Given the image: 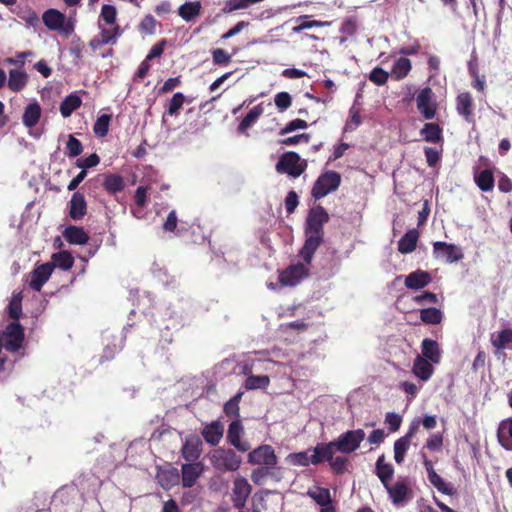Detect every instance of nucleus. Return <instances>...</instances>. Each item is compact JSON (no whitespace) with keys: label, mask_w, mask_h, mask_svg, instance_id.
I'll use <instances>...</instances> for the list:
<instances>
[{"label":"nucleus","mask_w":512,"mask_h":512,"mask_svg":"<svg viewBox=\"0 0 512 512\" xmlns=\"http://www.w3.org/2000/svg\"><path fill=\"white\" fill-rule=\"evenodd\" d=\"M42 20L44 25L51 31H56L64 37H69L75 29V20L73 17H67L56 9H48L43 13Z\"/></svg>","instance_id":"obj_1"},{"label":"nucleus","mask_w":512,"mask_h":512,"mask_svg":"<svg viewBox=\"0 0 512 512\" xmlns=\"http://www.w3.org/2000/svg\"><path fill=\"white\" fill-rule=\"evenodd\" d=\"M210 461L221 472H234L240 468L242 458L232 449L218 448L211 453Z\"/></svg>","instance_id":"obj_2"},{"label":"nucleus","mask_w":512,"mask_h":512,"mask_svg":"<svg viewBox=\"0 0 512 512\" xmlns=\"http://www.w3.org/2000/svg\"><path fill=\"white\" fill-rule=\"evenodd\" d=\"M305 169L306 162L295 152L283 154L276 164L277 172L287 173L294 178L299 177Z\"/></svg>","instance_id":"obj_3"},{"label":"nucleus","mask_w":512,"mask_h":512,"mask_svg":"<svg viewBox=\"0 0 512 512\" xmlns=\"http://www.w3.org/2000/svg\"><path fill=\"white\" fill-rule=\"evenodd\" d=\"M341 182L340 175L335 171H328L322 174L314 184L312 195L315 199H321L335 191Z\"/></svg>","instance_id":"obj_4"},{"label":"nucleus","mask_w":512,"mask_h":512,"mask_svg":"<svg viewBox=\"0 0 512 512\" xmlns=\"http://www.w3.org/2000/svg\"><path fill=\"white\" fill-rule=\"evenodd\" d=\"M365 432L362 429L349 430L342 433L335 443L338 448V452L343 454H349L354 452L360 447L361 442L365 439Z\"/></svg>","instance_id":"obj_5"},{"label":"nucleus","mask_w":512,"mask_h":512,"mask_svg":"<svg viewBox=\"0 0 512 512\" xmlns=\"http://www.w3.org/2000/svg\"><path fill=\"white\" fill-rule=\"evenodd\" d=\"M277 456L272 446L264 444L248 454V463L259 465L261 467L275 468L277 465Z\"/></svg>","instance_id":"obj_6"},{"label":"nucleus","mask_w":512,"mask_h":512,"mask_svg":"<svg viewBox=\"0 0 512 512\" xmlns=\"http://www.w3.org/2000/svg\"><path fill=\"white\" fill-rule=\"evenodd\" d=\"M251 490V485L248 483L247 479L241 476L236 477L233 481L231 495L233 506L237 509L243 508L251 494Z\"/></svg>","instance_id":"obj_7"},{"label":"nucleus","mask_w":512,"mask_h":512,"mask_svg":"<svg viewBox=\"0 0 512 512\" xmlns=\"http://www.w3.org/2000/svg\"><path fill=\"white\" fill-rule=\"evenodd\" d=\"M435 258L454 263L463 258L462 251L454 244L437 241L433 244Z\"/></svg>","instance_id":"obj_8"},{"label":"nucleus","mask_w":512,"mask_h":512,"mask_svg":"<svg viewBox=\"0 0 512 512\" xmlns=\"http://www.w3.org/2000/svg\"><path fill=\"white\" fill-rule=\"evenodd\" d=\"M329 216L323 207L317 206L310 210L307 218L306 233L323 236V225L328 221Z\"/></svg>","instance_id":"obj_9"},{"label":"nucleus","mask_w":512,"mask_h":512,"mask_svg":"<svg viewBox=\"0 0 512 512\" xmlns=\"http://www.w3.org/2000/svg\"><path fill=\"white\" fill-rule=\"evenodd\" d=\"M308 276V268L304 264H296L288 267L284 270L280 276L279 280L282 285L286 286H295L297 285L303 278Z\"/></svg>","instance_id":"obj_10"},{"label":"nucleus","mask_w":512,"mask_h":512,"mask_svg":"<svg viewBox=\"0 0 512 512\" xmlns=\"http://www.w3.org/2000/svg\"><path fill=\"white\" fill-rule=\"evenodd\" d=\"M417 108L426 119H432L435 116V104L433 102V92L430 88H424L416 98Z\"/></svg>","instance_id":"obj_11"},{"label":"nucleus","mask_w":512,"mask_h":512,"mask_svg":"<svg viewBox=\"0 0 512 512\" xmlns=\"http://www.w3.org/2000/svg\"><path fill=\"white\" fill-rule=\"evenodd\" d=\"M53 272V265L45 263L37 266L31 273L30 286L36 291H40L43 285L49 280Z\"/></svg>","instance_id":"obj_12"},{"label":"nucleus","mask_w":512,"mask_h":512,"mask_svg":"<svg viewBox=\"0 0 512 512\" xmlns=\"http://www.w3.org/2000/svg\"><path fill=\"white\" fill-rule=\"evenodd\" d=\"M243 433V426L239 420L232 421L228 428L227 438L231 445L241 452H246L250 449L247 441L241 440Z\"/></svg>","instance_id":"obj_13"},{"label":"nucleus","mask_w":512,"mask_h":512,"mask_svg":"<svg viewBox=\"0 0 512 512\" xmlns=\"http://www.w3.org/2000/svg\"><path fill=\"white\" fill-rule=\"evenodd\" d=\"M202 452V441L197 435H190L186 438L182 447V456L185 460L196 462Z\"/></svg>","instance_id":"obj_14"},{"label":"nucleus","mask_w":512,"mask_h":512,"mask_svg":"<svg viewBox=\"0 0 512 512\" xmlns=\"http://www.w3.org/2000/svg\"><path fill=\"white\" fill-rule=\"evenodd\" d=\"M204 471L200 462H193L182 465V484L184 487H192Z\"/></svg>","instance_id":"obj_15"},{"label":"nucleus","mask_w":512,"mask_h":512,"mask_svg":"<svg viewBox=\"0 0 512 512\" xmlns=\"http://www.w3.org/2000/svg\"><path fill=\"white\" fill-rule=\"evenodd\" d=\"M224 426L219 421H213L202 430L204 440L212 446L219 444L223 437Z\"/></svg>","instance_id":"obj_16"},{"label":"nucleus","mask_w":512,"mask_h":512,"mask_svg":"<svg viewBox=\"0 0 512 512\" xmlns=\"http://www.w3.org/2000/svg\"><path fill=\"white\" fill-rule=\"evenodd\" d=\"M338 451L335 441H331L327 444L317 445L313 449L312 464H319L324 460H332L335 452Z\"/></svg>","instance_id":"obj_17"},{"label":"nucleus","mask_w":512,"mask_h":512,"mask_svg":"<svg viewBox=\"0 0 512 512\" xmlns=\"http://www.w3.org/2000/svg\"><path fill=\"white\" fill-rule=\"evenodd\" d=\"M307 238L304 243V246L302 247L300 251V255L302 256L303 260L307 265H309L312 261L313 255L317 248L319 247L320 243L322 242L321 235L312 234V233H306Z\"/></svg>","instance_id":"obj_18"},{"label":"nucleus","mask_w":512,"mask_h":512,"mask_svg":"<svg viewBox=\"0 0 512 512\" xmlns=\"http://www.w3.org/2000/svg\"><path fill=\"white\" fill-rule=\"evenodd\" d=\"M497 438L504 449L512 451V418L500 422L497 430Z\"/></svg>","instance_id":"obj_19"},{"label":"nucleus","mask_w":512,"mask_h":512,"mask_svg":"<svg viewBox=\"0 0 512 512\" xmlns=\"http://www.w3.org/2000/svg\"><path fill=\"white\" fill-rule=\"evenodd\" d=\"M431 282V276L423 270H416L405 278V286L409 289H421Z\"/></svg>","instance_id":"obj_20"},{"label":"nucleus","mask_w":512,"mask_h":512,"mask_svg":"<svg viewBox=\"0 0 512 512\" xmlns=\"http://www.w3.org/2000/svg\"><path fill=\"white\" fill-rule=\"evenodd\" d=\"M42 114L41 106L38 102L33 101L29 103L22 116L23 125L27 128L34 127L40 120Z\"/></svg>","instance_id":"obj_21"},{"label":"nucleus","mask_w":512,"mask_h":512,"mask_svg":"<svg viewBox=\"0 0 512 512\" xmlns=\"http://www.w3.org/2000/svg\"><path fill=\"white\" fill-rule=\"evenodd\" d=\"M70 217L74 220H79L86 214V201L84 195L75 192L70 200Z\"/></svg>","instance_id":"obj_22"},{"label":"nucleus","mask_w":512,"mask_h":512,"mask_svg":"<svg viewBox=\"0 0 512 512\" xmlns=\"http://www.w3.org/2000/svg\"><path fill=\"white\" fill-rule=\"evenodd\" d=\"M491 344L497 350L512 349V329H503L491 335Z\"/></svg>","instance_id":"obj_23"},{"label":"nucleus","mask_w":512,"mask_h":512,"mask_svg":"<svg viewBox=\"0 0 512 512\" xmlns=\"http://www.w3.org/2000/svg\"><path fill=\"white\" fill-rule=\"evenodd\" d=\"M419 233L416 229H411L405 233L398 242V250L403 254L411 253L415 250Z\"/></svg>","instance_id":"obj_24"},{"label":"nucleus","mask_w":512,"mask_h":512,"mask_svg":"<svg viewBox=\"0 0 512 512\" xmlns=\"http://www.w3.org/2000/svg\"><path fill=\"white\" fill-rule=\"evenodd\" d=\"M63 235L69 243L76 245L86 244L89 240L87 233L82 228L76 226L66 228Z\"/></svg>","instance_id":"obj_25"},{"label":"nucleus","mask_w":512,"mask_h":512,"mask_svg":"<svg viewBox=\"0 0 512 512\" xmlns=\"http://www.w3.org/2000/svg\"><path fill=\"white\" fill-rule=\"evenodd\" d=\"M433 366L423 357L418 356L413 365V373L423 381H427L433 374Z\"/></svg>","instance_id":"obj_26"},{"label":"nucleus","mask_w":512,"mask_h":512,"mask_svg":"<svg viewBox=\"0 0 512 512\" xmlns=\"http://www.w3.org/2000/svg\"><path fill=\"white\" fill-rule=\"evenodd\" d=\"M27 79L28 76L24 71L16 69L10 70L8 87L14 92H19L26 86Z\"/></svg>","instance_id":"obj_27"},{"label":"nucleus","mask_w":512,"mask_h":512,"mask_svg":"<svg viewBox=\"0 0 512 512\" xmlns=\"http://www.w3.org/2000/svg\"><path fill=\"white\" fill-rule=\"evenodd\" d=\"M422 354L426 360L433 363H439L441 354L439 346L436 341L431 339H424L422 342Z\"/></svg>","instance_id":"obj_28"},{"label":"nucleus","mask_w":512,"mask_h":512,"mask_svg":"<svg viewBox=\"0 0 512 512\" xmlns=\"http://www.w3.org/2000/svg\"><path fill=\"white\" fill-rule=\"evenodd\" d=\"M81 104V98L76 93H72L68 95L60 104V113L64 118H67L76 109H78L81 106Z\"/></svg>","instance_id":"obj_29"},{"label":"nucleus","mask_w":512,"mask_h":512,"mask_svg":"<svg viewBox=\"0 0 512 512\" xmlns=\"http://www.w3.org/2000/svg\"><path fill=\"white\" fill-rule=\"evenodd\" d=\"M201 3L199 1L186 2L178 8V15L185 21L189 22L200 14Z\"/></svg>","instance_id":"obj_30"},{"label":"nucleus","mask_w":512,"mask_h":512,"mask_svg":"<svg viewBox=\"0 0 512 512\" xmlns=\"http://www.w3.org/2000/svg\"><path fill=\"white\" fill-rule=\"evenodd\" d=\"M394 473L393 467L390 464L384 462V456H380L376 462V474L379 477L380 481L387 487L390 479L392 478Z\"/></svg>","instance_id":"obj_31"},{"label":"nucleus","mask_w":512,"mask_h":512,"mask_svg":"<svg viewBox=\"0 0 512 512\" xmlns=\"http://www.w3.org/2000/svg\"><path fill=\"white\" fill-rule=\"evenodd\" d=\"M101 28V34L99 39H95L91 42V45L93 47H96L97 45H103V44H109L114 43L116 38L119 36V27L115 25L112 28L106 29L103 28L100 24Z\"/></svg>","instance_id":"obj_32"},{"label":"nucleus","mask_w":512,"mask_h":512,"mask_svg":"<svg viewBox=\"0 0 512 512\" xmlns=\"http://www.w3.org/2000/svg\"><path fill=\"white\" fill-rule=\"evenodd\" d=\"M307 495L311 497L320 506H328L331 503V494L330 491L326 488H310L307 491Z\"/></svg>","instance_id":"obj_33"},{"label":"nucleus","mask_w":512,"mask_h":512,"mask_svg":"<svg viewBox=\"0 0 512 512\" xmlns=\"http://www.w3.org/2000/svg\"><path fill=\"white\" fill-rule=\"evenodd\" d=\"M74 263V258L67 251H61L53 254L52 256V265L54 267H59L62 270H69L72 268Z\"/></svg>","instance_id":"obj_34"},{"label":"nucleus","mask_w":512,"mask_h":512,"mask_svg":"<svg viewBox=\"0 0 512 512\" xmlns=\"http://www.w3.org/2000/svg\"><path fill=\"white\" fill-rule=\"evenodd\" d=\"M263 111L264 109L261 105L253 107L239 124L238 131L240 133H244L249 127H251L257 121V119L260 117Z\"/></svg>","instance_id":"obj_35"},{"label":"nucleus","mask_w":512,"mask_h":512,"mask_svg":"<svg viewBox=\"0 0 512 512\" xmlns=\"http://www.w3.org/2000/svg\"><path fill=\"white\" fill-rule=\"evenodd\" d=\"M474 179L477 186L484 192L490 191L494 187V177L490 170H483L475 174Z\"/></svg>","instance_id":"obj_36"},{"label":"nucleus","mask_w":512,"mask_h":512,"mask_svg":"<svg viewBox=\"0 0 512 512\" xmlns=\"http://www.w3.org/2000/svg\"><path fill=\"white\" fill-rule=\"evenodd\" d=\"M393 501L394 504L401 503L407 494V486L402 482H397L393 486H389V483L387 484V487H385Z\"/></svg>","instance_id":"obj_37"},{"label":"nucleus","mask_w":512,"mask_h":512,"mask_svg":"<svg viewBox=\"0 0 512 512\" xmlns=\"http://www.w3.org/2000/svg\"><path fill=\"white\" fill-rule=\"evenodd\" d=\"M285 461L294 466H307L312 463V454L309 455L308 451L291 453L287 455Z\"/></svg>","instance_id":"obj_38"},{"label":"nucleus","mask_w":512,"mask_h":512,"mask_svg":"<svg viewBox=\"0 0 512 512\" xmlns=\"http://www.w3.org/2000/svg\"><path fill=\"white\" fill-rule=\"evenodd\" d=\"M410 70H411L410 60L407 58L401 57L394 64L393 69H392V75L397 80H399V79H402L405 76H407V74L409 73Z\"/></svg>","instance_id":"obj_39"},{"label":"nucleus","mask_w":512,"mask_h":512,"mask_svg":"<svg viewBox=\"0 0 512 512\" xmlns=\"http://www.w3.org/2000/svg\"><path fill=\"white\" fill-rule=\"evenodd\" d=\"M410 446V441L407 437H401L394 443V459L398 464L404 461L405 454Z\"/></svg>","instance_id":"obj_40"},{"label":"nucleus","mask_w":512,"mask_h":512,"mask_svg":"<svg viewBox=\"0 0 512 512\" xmlns=\"http://www.w3.org/2000/svg\"><path fill=\"white\" fill-rule=\"evenodd\" d=\"M420 317L424 323L439 324L442 320V312L437 308L422 309Z\"/></svg>","instance_id":"obj_41"},{"label":"nucleus","mask_w":512,"mask_h":512,"mask_svg":"<svg viewBox=\"0 0 512 512\" xmlns=\"http://www.w3.org/2000/svg\"><path fill=\"white\" fill-rule=\"evenodd\" d=\"M270 379L266 375H251L245 381V387L249 390L266 388Z\"/></svg>","instance_id":"obj_42"},{"label":"nucleus","mask_w":512,"mask_h":512,"mask_svg":"<svg viewBox=\"0 0 512 512\" xmlns=\"http://www.w3.org/2000/svg\"><path fill=\"white\" fill-rule=\"evenodd\" d=\"M424 139L429 142H438L441 138V130L437 124L427 123L421 131Z\"/></svg>","instance_id":"obj_43"},{"label":"nucleus","mask_w":512,"mask_h":512,"mask_svg":"<svg viewBox=\"0 0 512 512\" xmlns=\"http://www.w3.org/2000/svg\"><path fill=\"white\" fill-rule=\"evenodd\" d=\"M472 98L468 93H462L457 97V110L458 112L468 117L471 115Z\"/></svg>","instance_id":"obj_44"},{"label":"nucleus","mask_w":512,"mask_h":512,"mask_svg":"<svg viewBox=\"0 0 512 512\" xmlns=\"http://www.w3.org/2000/svg\"><path fill=\"white\" fill-rule=\"evenodd\" d=\"M110 120H111V116L108 114H103L97 118V120L93 126V131L96 136L104 137L107 135Z\"/></svg>","instance_id":"obj_45"},{"label":"nucleus","mask_w":512,"mask_h":512,"mask_svg":"<svg viewBox=\"0 0 512 512\" xmlns=\"http://www.w3.org/2000/svg\"><path fill=\"white\" fill-rule=\"evenodd\" d=\"M430 483L438 489V491L442 492L446 495H452L453 494V488L447 484L440 475H438L436 472L430 473L428 477Z\"/></svg>","instance_id":"obj_46"},{"label":"nucleus","mask_w":512,"mask_h":512,"mask_svg":"<svg viewBox=\"0 0 512 512\" xmlns=\"http://www.w3.org/2000/svg\"><path fill=\"white\" fill-rule=\"evenodd\" d=\"M22 296L21 293L13 294L11 301L8 306V312L11 318L18 319L21 314L22 306H21Z\"/></svg>","instance_id":"obj_47"},{"label":"nucleus","mask_w":512,"mask_h":512,"mask_svg":"<svg viewBox=\"0 0 512 512\" xmlns=\"http://www.w3.org/2000/svg\"><path fill=\"white\" fill-rule=\"evenodd\" d=\"M307 17L308 16H301L297 19V21H301V23L298 26H295L293 28V32L299 33L305 29H310V28H314V27H323V26H328L330 24L329 22H322V21H317V20L302 21L303 19H306Z\"/></svg>","instance_id":"obj_48"},{"label":"nucleus","mask_w":512,"mask_h":512,"mask_svg":"<svg viewBox=\"0 0 512 512\" xmlns=\"http://www.w3.org/2000/svg\"><path fill=\"white\" fill-rule=\"evenodd\" d=\"M117 11L112 5H103L101 9L100 18L107 25H115Z\"/></svg>","instance_id":"obj_49"},{"label":"nucleus","mask_w":512,"mask_h":512,"mask_svg":"<svg viewBox=\"0 0 512 512\" xmlns=\"http://www.w3.org/2000/svg\"><path fill=\"white\" fill-rule=\"evenodd\" d=\"M271 469L272 468L261 467V466L254 469L251 473V480L256 485H263L267 476L273 475V473L270 472Z\"/></svg>","instance_id":"obj_50"},{"label":"nucleus","mask_w":512,"mask_h":512,"mask_svg":"<svg viewBox=\"0 0 512 512\" xmlns=\"http://www.w3.org/2000/svg\"><path fill=\"white\" fill-rule=\"evenodd\" d=\"M104 187L107 191L115 193L123 188V180L118 175H110L106 178Z\"/></svg>","instance_id":"obj_51"},{"label":"nucleus","mask_w":512,"mask_h":512,"mask_svg":"<svg viewBox=\"0 0 512 512\" xmlns=\"http://www.w3.org/2000/svg\"><path fill=\"white\" fill-rule=\"evenodd\" d=\"M274 102L279 111L287 110L292 104V98L287 92H280L275 95Z\"/></svg>","instance_id":"obj_52"},{"label":"nucleus","mask_w":512,"mask_h":512,"mask_svg":"<svg viewBox=\"0 0 512 512\" xmlns=\"http://www.w3.org/2000/svg\"><path fill=\"white\" fill-rule=\"evenodd\" d=\"M388 77V72H386L380 67L374 68L369 75L370 81L377 85H384L387 82Z\"/></svg>","instance_id":"obj_53"},{"label":"nucleus","mask_w":512,"mask_h":512,"mask_svg":"<svg viewBox=\"0 0 512 512\" xmlns=\"http://www.w3.org/2000/svg\"><path fill=\"white\" fill-rule=\"evenodd\" d=\"M183 103H184V95L180 92L174 94L169 102V108H168L169 115L173 116V115L178 114Z\"/></svg>","instance_id":"obj_54"},{"label":"nucleus","mask_w":512,"mask_h":512,"mask_svg":"<svg viewBox=\"0 0 512 512\" xmlns=\"http://www.w3.org/2000/svg\"><path fill=\"white\" fill-rule=\"evenodd\" d=\"M70 157H76L82 152V144L74 136L70 135L66 145Z\"/></svg>","instance_id":"obj_55"},{"label":"nucleus","mask_w":512,"mask_h":512,"mask_svg":"<svg viewBox=\"0 0 512 512\" xmlns=\"http://www.w3.org/2000/svg\"><path fill=\"white\" fill-rule=\"evenodd\" d=\"M156 20L153 16L147 15L139 24V28L142 32L152 35L155 32Z\"/></svg>","instance_id":"obj_56"},{"label":"nucleus","mask_w":512,"mask_h":512,"mask_svg":"<svg viewBox=\"0 0 512 512\" xmlns=\"http://www.w3.org/2000/svg\"><path fill=\"white\" fill-rule=\"evenodd\" d=\"M100 159L97 154L93 153L90 156L78 159L76 162V165L81 168L82 170H85L87 168H91L96 166L99 163Z\"/></svg>","instance_id":"obj_57"},{"label":"nucleus","mask_w":512,"mask_h":512,"mask_svg":"<svg viewBox=\"0 0 512 512\" xmlns=\"http://www.w3.org/2000/svg\"><path fill=\"white\" fill-rule=\"evenodd\" d=\"M308 124L306 121L302 119H295L290 121L285 128H283L280 132L281 135H285L287 133H290L292 131H295L297 129H305L307 128Z\"/></svg>","instance_id":"obj_58"},{"label":"nucleus","mask_w":512,"mask_h":512,"mask_svg":"<svg viewBox=\"0 0 512 512\" xmlns=\"http://www.w3.org/2000/svg\"><path fill=\"white\" fill-rule=\"evenodd\" d=\"M240 399L241 394L239 393L225 404L224 410L227 415H238Z\"/></svg>","instance_id":"obj_59"},{"label":"nucleus","mask_w":512,"mask_h":512,"mask_svg":"<svg viewBox=\"0 0 512 512\" xmlns=\"http://www.w3.org/2000/svg\"><path fill=\"white\" fill-rule=\"evenodd\" d=\"M385 422L386 424H388L389 429L394 432L399 429L402 422V418L400 415L390 412L387 413L385 417Z\"/></svg>","instance_id":"obj_60"},{"label":"nucleus","mask_w":512,"mask_h":512,"mask_svg":"<svg viewBox=\"0 0 512 512\" xmlns=\"http://www.w3.org/2000/svg\"><path fill=\"white\" fill-rule=\"evenodd\" d=\"M230 55L227 54L223 49H215L213 51V61L216 64H227L230 62Z\"/></svg>","instance_id":"obj_61"},{"label":"nucleus","mask_w":512,"mask_h":512,"mask_svg":"<svg viewBox=\"0 0 512 512\" xmlns=\"http://www.w3.org/2000/svg\"><path fill=\"white\" fill-rule=\"evenodd\" d=\"M442 446V436L439 434H433L426 442V447L432 451H438Z\"/></svg>","instance_id":"obj_62"},{"label":"nucleus","mask_w":512,"mask_h":512,"mask_svg":"<svg viewBox=\"0 0 512 512\" xmlns=\"http://www.w3.org/2000/svg\"><path fill=\"white\" fill-rule=\"evenodd\" d=\"M425 156H426L427 164L430 167L435 166V164L440 159L439 152L435 148H430V147L426 148L425 149Z\"/></svg>","instance_id":"obj_63"},{"label":"nucleus","mask_w":512,"mask_h":512,"mask_svg":"<svg viewBox=\"0 0 512 512\" xmlns=\"http://www.w3.org/2000/svg\"><path fill=\"white\" fill-rule=\"evenodd\" d=\"M298 205V196L294 191H290L285 199V206L287 212L291 213Z\"/></svg>","instance_id":"obj_64"}]
</instances>
